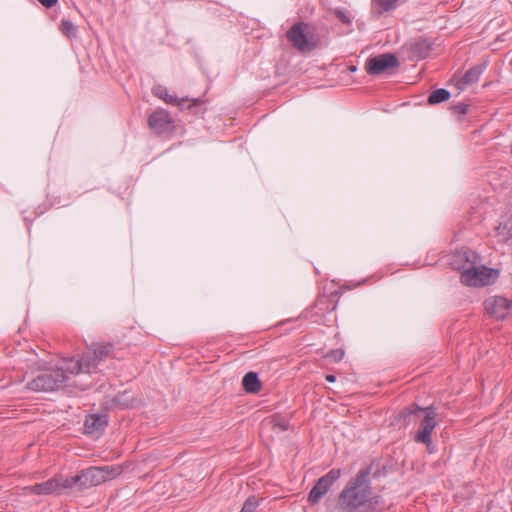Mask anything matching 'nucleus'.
<instances>
[{
  "mask_svg": "<svg viewBox=\"0 0 512 512\" xmlns=\"http://www.w3.org/2000/svg\"><path fill=\"white\" fill-rule=\"evenodd\" d=\"M372 464L362 467L351 477L338 495L337 503L328 507L329 512H374L381 496L373 491L370 475Z\"/></svg>",
  "mask_w": 512,
  "mask_h": 512,
  "instance_id": "1",
  "label": "nucleus"
},
{
  "mask_svg": "<svg viewBox=\"0 0 512 512\" xmlns=\"http://www.w3.org/2000/svg\"><path fill=\"white\" fill-rule=\"evenodd\" d=\"M71 365V359L63 360L59 366L41 371L27 382L26 388L35 392H52L70 387L87 389L89 384L81 383L77 379L79 376Z\"/></svg>",
  "mask_w": 512,
  "mask_h": 512,
  "instance_id": "2",
  "label": "nucleus"
},
{
  "mask_svg": "<svg viewBox=\"0 0 512 512\" xmlns=\"http://www.w3.org/2000/svg\"><path fill=\"white\" fill-rule=\"evenodd\" d=\"M122 472L118 465H107L103 467H89L82 470L79 474L70 477V487H78L80 490L100 485L106 481L112 480Z\"/></svg>",
  "mask_w": 512,
  "mask_h": 512,
  "instance_id": "3",
  "label": "nucleus"
},
{
  "mask_svg": "<svg viewBox=\"0 0 512 512\" xmlns=\"http://www.w3.org/2000/svg\"><path fill=\"white\" fill-rule=\"evenodd\" d=\"M113 351L114 345L112 343H94L79 359H71V367L77 372L78 376L89 374L96 370L102 361L109 358Z\"/></svg>",
  "mask_w": 512,
  "mask_h": 512,
  "instance_id": "4",
  "label": "nucleus"
},
{
  "mask_svg": "<svg viewBox=\"0 0 512 512\" xmlns=\"http://www.w3.org/2000/svg\"><path fill=\"white\" fill-rule=\"evenodd\" d=\"M498 277V271L495 269L488 268L486 266H480L474 264L469 266V270L461 273V282L467 286H484L490 283L491 279Z\"/></svg>",
  "mask_w": 512,
  "mask_h": 512,
  "instance_id": "5",
  "label": "nucleus"
},
{
  "mask_svg": "<svg viewBox=\"0 0 512 512\" xmlns=\"http://www.w3.org/2000/svg\"><path fill=\"white\" fill-rule=\"evenodd\" d=\"M422 411H424L426 414L420 423V429L415 434L414 440L418 443L425 444L427 446L428 452L432 453L433 449L431 448V434L438 424L437 412L433 406H428Z\"/></svg>",
  "mask_w": 512,
  "mask_h": 512,
  "instance_id": "6",
  "label": "nucleus"
},
{
  "mask_svg": "<svg viewBox=\"0 0 512 512\" xmlns=\"http://www.w3.org/2000/svg\"><path fill=\"white\" fill-rule=\"evenodd\" d=\"M68 488H71L69 478H65L62 475H55L53 478L45 482L37 483L33 486L24 487L23 491L26 495H51L54 493L59 494L64 489Z\"/></svg>",
  "mask_w": 512,
  "mask_h": 512,
  "instance_id": "7",
  "label": "nucleus"
},
{
  "mask_svg": "<svg viewBox=\"0 0 512 512\" xmlns=\"http://www.w3.org/2000/svg\"><path fill=\"white\" fill-rule=\"evenodd\" d=\"M308 29L309 25L307 23L299 22L292 25L286 32L288 41L302 53L310 52L315 48V44L309 39Z\"/></svg>",
  "mask_w": 512,
  "mask_h": 512,
  "instance_id": "8",
  "label": "nucleus"
},
{
  "mask_svg": "<svg viewBox=\"0 0 512 512\" xmlns=\"http://www.w3.org/2000/svg\"><path fill=\"white\" fill-rule=\"evenodd\" d=\"M342 471L339 468H333L328 473L320 477L308 494V502L316 505L322 497L330 490L332 485L341 477Z\"/></svg>",
  "mask_w": 512,
  "mask_h": 512,
  "instance_id": "9",
  "label": "nucleus"
},
{
  "mask_svg": "<svg viewBox=\"0 0 512 512\" xmlns=\"http://www.w3.org/2000/svg\"><path fill=\"white\" fill-rule=\"evenodd\" d=\"M399 66L397 57L392 53H384L367 60L365 69L369 75H379Z\"/></svg>",
  "mask_w": 512,
  "mask_h": 512,
  "instance_id": "10",
  "label": "nucleus"
},
{
  "mask_svg": "<svg viewBox=\"0 0 512 512\" xmlns=\"http://www.w3.org/2000/svg\"><path fill=\"white\" fill-rule=\"evenodd\" d=\"M510 306L511 302L502 296H491L484 301L485 311L498 320L508 315Z\"/></svg>",
  "mask_w": 512,
  "mask_h": 512,
  "instance_id": "11",
  "label": "nucleus"
},
{
  "mask_svg": "<svg viewBox=\"0 0 512 512\" xmlns=\"http://www.w3.org/2000/svg\"><path fill=\"white\" fill-rule=\"evenodd\" d=\"M479 262L480 257L476 252L470 249H461L453 254L451 265L454 269L464 273L466 270H469L470 265L473 266Z\"/></svg>",
  "mask_w": 512,
  "mask_h": 512,
  "instance_id": "12",
  "label": "nucleus"
},
{
  "mask_svg": "<svg viewBox=\"0 0 512 512\" xmlns=\"http://www.w3.org/2000/svg\"><path fill=\"white\" fill-rule=\"evenodd\" d=\"M173 119L164 109L154 111L148 118L149 127L157 134H163L172 129Z\"/></svg>",
  "mask_w": 512,
  "mask_h": 512,
  "instance_id": "13",
  "label": "nucleus"
},
{
  "mask_svg": "<svg viewBox=\"0 0 512 512\" xmlns=\"http://www.w3.org/2000/svg\"><path fill=\"white\" fill-rule=\"evenodd\" d=\"M153 94L165 101L167 104L177 105L182 107L184 103L191 102L188 106L189 108L192 106H198L202 104L200 99H188V98H177L176 96H172L168 93L167 88L161 85L154 86L152 89Z\"/></svg>",
  "mask_w": 512,
  "mask_h": 512,
  "instance_id": "14",
  "label": "nucleus"
},
{
  "mask_svg": "<svg viewBox=\"0 0 512 512\" xmlns=\"http://www.w3.org/2000/svg\"><path fill=\"white\" fill-rule=\"evenodd\" d=\"M108 424L106 415L92 414L86 417L84 430L86 434L98 437Z\"/></svg>",
  "mask_w": 512,
  "mask_h": 512,
  "instance_id": "15",
  "label": "nucleus"
},
{
  "mask_svg": "<svg viewBox=\"0 0 512 512\" xmlns=\"http://www.w3.org/2000/svg\"><path fill=\"white\" fill-rule=\"evenodd\" d=\"M483 72V68L481 66H474L470 68L466 73L458 80L457 87L460 90H464L468 85H471L477 82L480 78V75Z\"/></svg>",
  "mask_w": 512,
  "mask_h": 512,
  "instance_id": "16",
  "label": "nucleus"
},
{
  "mask_svg": "<svg viewBox=\"0 0 512 512\" xmlns=\"http://www.w3.org/2000/svg\"><path fill=\"white\" fill-rule=\"evenodd\" d=\"M242 386L243 389L250 394H256L262 388L261 381L259 380L258 375L255 372H248L243 377Z\"/></svg>",
  "mask_w": 512,
  "mask_h": 512,
  "instance_id": "17",
  "label": "nucleus"
},
{
  "mask_svg": "<svg viewBox=\"0 0 512 512\" xmlns=\"http://www.w3.org/2000/svg\"><path fill=\"white\" fill-rule=\"evenodd\" d=\"M431 51V44L426 39L416 40L410 48V52L413 57L424 59L426 58Z\"/></svg>",
  "mask_w": 512,
  "mask_h": 512,
  "instance_id": "18",
  "label": "nucleus"
},
{
  "mask_svg": "<svg viewBox=\"0 0 512 512\" xmlns=\"http://www.w3.org/2000/svg\"><path fill=\"white\" fill-rule=\"evenodd\" d=\"M372 5L379 16L392 11L399 5V0H372Z\"/></svg>",
  "mask_w": 512,
  "mask_h": 512,
  "instance_id": "19",
  "label": "nucleus"
},
{
  "mask_svg": "<svg viewBox=\"0 0 512 512\" xmlns=\"http://www.w3.org/2000/svg\"><path fill=\"white\" fill-rule=\"evenodd\" d=\"M422 410L423 408H420L417 405L406 407L400 411V413L397 416V420L399 422H403V424L406 426L411 422V416L416 414L418 411Z\"/></svg>",
  "mask_w": 512,
  "mask_h": 512,
  "instance_id": "20",
  "label": "nucleus"
},
{
  "mask_svg": "<svg viewBox=\"0 0 512 512\" xmlns=\"http://www.w3.org/2000/svg\"><path fill=\"white\" fill-rule=\"evenodd\" d=\"M450 98V92L446 89L440 88L433 91L428 97V103L431 105L447 101Z\"/></svg>",
  "mask_w": 512,
  "mask_h": 512,
  "instance_id": "21",
  "label": "nucleus"
},
{
  "mask_svg": "<svg viewBox=\"0 0 512 512\" xmlns=\"http://www.w3.org/2000/svg\"><path fill=\"white\" fill-rule=\"evenodd\" d=\"M60 31L63 35L68 38H73L76 36V27L75 25L67 19H63L60 24Z\"/></svg>",
  "mask_w": 512,
  "mask_h": 512,
  "instance_id": "22",
  "label": "nucleus"
},
{
  "mask_svg": "<svg viewBox=\"0 0 512 512\" xmlns=\"http://www.w3.org/2000/svg\"><path fill=\"white\" fill-rule=\"evenodd\" d=\"M332 300L330 299V297H327V296H321V297H318V299L316 300V303H315V306L319 309H323L322 306L326 305V309L328 311H334L336 309V303H331Z\"/></svg>",
  "mask_w": 512,
  "mask_h": 512,
  "instance_id": "23",
  "label": "nucleus"
},
{
  "mask_svg": "<svg viewBox=\"0 0 512 512\" xmlns=\"http://www.w3.org/2000/svg\"><path fill=\"white\" fill-rule=\"evenodd\" d=\"M258 506V500L255 496H250L245 502L240 512H255Z\"/></svg>",
  "mask_w": 512,
  "mask_h": 512,
  "instance_id": "24",
  "label": "nucleus"
},
{
  "mask_svg": "<svg viewBox=\"0 0 512 512\" xmlns=\"http://www.w3.org/2000/svg\"><path fill=\"white\" fill-rule=\"evenodd\" d=\"M344 355H345V351L343 349H335V350H330L325 355V358L329 359L333 362H339L343 359Z\"/></svg>",
  "mask_w": 512,
  "mask_h": 512,
  "instance_id": "25",
  "label": "nucleus"
},
{
  "mask_svg": "<svg viewBox=\"0 0 512 512\" xmlns=\"http://www.w3.org/2000/svg\"><path fill=\"white\" fill-rule=\"evenodd\" d=\"M334 15L344 24H350V22H351V19L347 15V13L340 9H336L334 11Z\"/></svg>",
  "mask_w": 512,
  "mask_h": 512,
  "instance_id": "26",
  "label": "nucleus"
},
{
  "mask_svg": "<svg viewBox=\"0 0 512 512\" xmlns=\"http://www.w3.org/2000/svg\"><path fill=\"white\" fill-rule=\"evenodd\" d=\"M453 109L455 110L456 113L464 115L468 111V105H466L464 103H459V104L453 106Z\"/></svg>",
  "mask_w": 512,
  "mask_h": 512,
  "instance_id": "27",
  "label": "nucleus"
},
{
  "mask_svg": "<svg viewBox=\"0 0 512 512\" xmlns=\"http://www.w3.org/2000/svg\"><path fill=\"white\" fill-rule=\"evenodd\" d=\"M127 395V392H124L122 395L119 396V398L117 399V401L127 407L131 406V404L129 403V401L127 399H124V397Z\"/></svg>",
  "mask_w": 512,
  "mask_h": 512,
  "instance_id": "28",
  "label": "nucleus"
},
{
  "mask_svg": "<svg viewBox=\"0 0 512 512\" xmlns=\"http://www.w3.org/2000/svg\"><path fill=\"white\" fill-rule=\"evenodd\" d=\"M46 8H51L57 0H38Z\"/></svg>",
  "mask_w": 512,
  "mask_h": 512,
  "instance_id": "29",
  "label": "nucleus"
},
{
  "mask_svg": "<svg viewBox=\"0 0 512 512\" xmlns=\"http://www.w3.org/2000/svg\"><path fill=\"white\" fill-rule=\"evenodd\" d=\"M325 379H326V381H328L330 383H333V382L336 381V377L334 375H332V374L326 375Z\"/></svg>",
  "mask_w": 512,
  "mask_h": 512,
  "instance_id": "30",
  "label": "nucleus"
},
{
  "mask_svg": "<svg viewBox=\"0 0 512 512\" xmlns=\"http://www.w3.org/2000/svg\"><path fill=\"white\" fill-rule=\"evenodd\" d=\"M510 148H511V154H512V144H511V147H510Z\"/></svg>",
  "mask_w": 512,
  "mask_h": 512,
  "instance_id": "31",
  "label": "nucleus"
}]
</instances>
